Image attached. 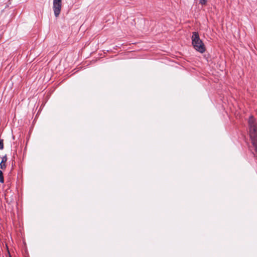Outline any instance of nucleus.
Masks as SVG:
<instances>
[{
  "instance_id": "f257e3e1",
  "label": "nucleus",
  "mask_w": 257,
  "mask_h": 257,
  "mask_svg": "<svg viewBox=\"0 0 257 257\" xmlns=\"http://www.w3.org/2000/svg\"><path fill=\"white\" fill-rule=\"evenodd\" d=\"M249 132L252 144L257 154V127L255 123V119L252 116H250L248 121Z\"/></svg>"
},
{
  "instance_id": "f03ea898",
  "label": "nucleus",
  "mask_w": 257,
  "mask_h": 257,
  "mask_svg": "<svg viewBox=\"0 0 257 257\" xmlns=\"http://www.w3.org/2000/svg\"><path fill=\"white\" fill-rule=\"evenodd\" d=\"M191 40L192 45L196 51L201 53H203L205 51V46L202 40L200 39L198 32H193Z\"/></svg>"
},
{
  "instance_id": "7ed1b4c3",
  "label": "nucleus",
  "mask_w": 257,
  "mask_h": 257,
  "mask_svg": "<svg viewBox=\"0 0 257 257\" xmlns=\"http://www.w3.org/2000/svg\"><path fill=\"white\" fill-rule=\"evenodd\" d=\"M61 1H53V11L56 17H57L61 12Z\"/></svg>"
},
{
  "instance_id": "20e7f679",
  "label": "nucleus",
  "mask_w": 257,
  "mask_h": 257,
  "mask_svg": "<svg viewBox=\"0 0 257 257\" xmlns=\"http://www.w3.org/2000/svg\"><path fill=\"white\" fill-rule=\"evenodd\" d=\"M4 181V177H3V174L2 171L0 170V182L3 183Z\"/></svg>"
},
{
  "instance_id": "39448f33",
  "label": "nucleus",
  "mask_w": 257,
  "mask_h": 257,
  "mask_svg": "<svg viewBox=\"0 0 257 257\" xmlns=\"http://www.w3.org/2000/svg\"><path fill=\"white\" fill-rule=\"evenodd\" d=\"M7 161V156L5 155L2 158V161L1 163H5Z\"/></svg>"
},
{
  "instance_id": "423d86ee",
  "label": "nucleus",
  "mask_w": 257,
  "mask_h": 257,
  "mask_svg": "<svg viewBox=\"0 0 257 257\" xmlns=\"http://www.w3.org/2000/svg\"><path fill=\"white\" fill-rule=\"evenodd\" d=\"M4 148L3 140L0 139V150H3Z\"/></svg>"
},
{
  "instance_id": "0eeeda50",
  "label": "nucleus",
  "mask_w": 257,
  "mask_h": 257,
  "mask_svg": "<svg viewBox=\"0 0 257 257\" xmlns=\"http://www.w3.org/2000/svg\"><path fill=\"white\" fill-rule=\"evenodd\" d=\"M0 166H1V168L3 170L6 169V165L5 163H1Z\"/></svg>"
},
{
  "instance_id": "6e6552de",
  "label": "nucleus",
  "mask_w": 257,
  "mask_h": 257,
  "mask_svg": "<svg viewBox=\"0 0 257 257\" xmlns=\"http://www.w3.org/2000/svg\"><path fill=\"white\" fill-rule=\"evenodd\" d=\"M200 4H201L202 5H206V2H207V1H200Z\"/></svg>"
}]
</instances>
